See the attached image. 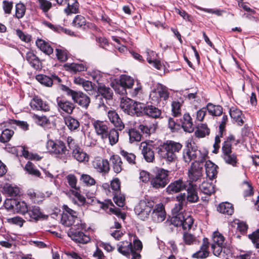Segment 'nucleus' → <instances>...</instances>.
<instances>
[{
    "label": "nucleus",
    "instance_id": "1",
    "mask_svg": "<svg viewBox=\"0 0 259 259\" xmlns=\"http://www.w3.org/2000/svg\"><path fill=\"white\" fill-rule=\"evenodd\" d=\"M182 148V145L171 140H167L157 147V153L159 157L168 163L175 162L178 159V153Z\"/></svg>",
    "mask_w": 259,
    "mask_h": 259
},
{
    "label": "nucleus",
    "instance_id": "2",
    "mask_svg": "<svg viewBox=\"0 0 259 259\" xmlns=\"http://www.w3.org/2000/svg\"><path fill=\"white\" fill-rule=\"evenodd\" d=\"M62 208L63 211L61 222L63 225L66 227L71 226V228L85 229V224L83 223L77 217L78 213L76 211L69 208L67 205H64Z\"/></svg>",
    "mask_w": 259,
    "mask_h": 259
},
{
    "label": "nucleus",
    "instance_id": "3",
    "mask_svg": "<svg viewBox=\"0 0 259 259\" xmlns=\"http://www.w3.org/2000/svg\"><path fill=\"white\" fill-rule=\"evenodd\" d=\"M206 156L205 153H202L196 146L192 145L191 143L188 144L183 150L182 158L187 163L193 160L194 162H203Z\"/></svg>",
    "mask_w": 259,
    "mask_h": 259
},
{
    "label": "nucleus",
    "instance_id": "4",
    "mask_svg": "<svg viewBox=\"0 0 259 259\" xmlns=\"http://www.w3.org/2000/svg\"><path fill=\"white\" fill-rule=\"evenodd\" d=\"M169 171L162 168H156L154 175L150 180L153 188L159 189L164 188L169 182L168 178Z\"/></svg>",
    "mask_w": 259,
    "mask_h": 259
},
{
    "label": "nucleus",
    "instance_id": "5",
    "mask_svg": "<svg viewBox=\"0 0 259 259\" xmlns=\"http://www.w3.org/2000/svg\"><path fill=\"white\" fill-rule=\"evenodd\" d=\"M48 150L57 158L64 159L68 154L65 144L61 140H49L47 143Z\"/></svg>",
    "mask_w": 259,
    "mask_h": 259
},
{
    "label": "nucleus",
    "instance_id": "6",
    "mask_svg": "<svg viewBox=\"0 0 259 259\" xmlns=\"http://www.w3.org/2000/svg\"><path fill=\"white\" fill-rule=\"evenodd\" d=\"M66 141L68 147L72 151V156L75 159L79 162L89 161V155L78 146L71 137H68Z\"/></svg>",
    "mask_w": 259,
    "mask_h": 259
},
{
    "label": "nucleus",
    "instance_id": "7",
    "mask_svg": "<svg viewBox=\"0 0 259 259\" xmlns=\"http://www.w3.org/2000/svg\"><path fill=\"white\" fill-rule=\"evenodd\" d=\"M153 206V201L141 200L136 206L134 210L140 219L145 221L149 218Z\"/></svg>",
    "mask_w": 259,
    "mask_h": 259
},
{
    "label": "nucleus",
    "instance_id": "8",
    "mask_svg": "<svg viewBox=\"0 0 259 259\" xmlns=\"http://www.w3.org/2000/svg\"><path fill=\"white\" fill-rule=\"evenodd\" d=\"M65 88L67 95L72 97L74 102L85 109L88 108L91 102V100L89 96L81 92H76L66 87Z\"/></svg>",
    "mask_w": 259,
    "mask_h": 259
},
{
    "label": "nucleus",
    "instance_id": "9",
    "mask_svg": "<svg viewBox=\"0 0 259 259\" xmlns=\"http://www.w3.org/2000/svg\"><path fill=\"white\" fill-rule=\"evenodd\" d=\"M97 95L96 96V99L100 100L99 103V107L105 106L102 98L106 100H111L113 99V91L109 87L106 86L103 83H98L97 87Z\"/></svg>",
    "mask_w": 259,
    "mask_h": 259
},
{
    "label": "nucleus",
    "instance_id": "10",
    "mask_svg": "<svg viewBox=\"0 0 259 259\" xmlns=\"http://www.w3.org/2000/svg\"><path fill=\"white\" fill-rule=\"evenodd\" d=\"M203 162H192L190 168L188 170V177L189 180L188 182L193 183L200 179L202 176Z\"/></svg>",
    "mask_w": 259,
    "mask_h": 259
},
{
    "label": "nucleus",
    "instance_id": "11",
    "mask_svg": "<svg viewBox=\"0 0 259 259\" xmlns=\"http://www.w3.org/2000/svg\"><path fill=\"white\" fill-rule=\"evenodd\" d=\"M149 97L153 101L159 102L161 99L166 100L169 97V93L166 87L159 84L151 91Z\"/></svg>",
    "mask_w": 259,
    "mask_h": 259
},
{
    "label": "nucleus",
    "instance_id": "12",
    "mask_svg": "<svg viewBox=\"0 0 259 259\" xmlns=\"http://www.w3.org/2000/svg\"><path fill=\"white\" fill-rule=\"evenodd\" d=\"M25 216L29 221L35 222L47 218V216L41 211L40 207L36 205L29 206Z\"/></svg>",
    "mask_w": 259,
    "mask_h": 259
},
{
    "label": "nucleus",
    "instance_id": "13",
    "mask_svg": "<svg viewBox=\"0 0 259 259\" xmlns=\"http://www.w3.org/2000/svg\"><path fill=\"white\" fill-rule=\"evenodd\" d=\"M150 217L151 220L155 223L163 221L166 217L164 207L161 203H159L153 207Z\"/></svg>",
    "mask_w": 259,
    "mask_h": 259
},
{
    "label": "nucleus",
    "instance_id": "14",
    "mask_svg": "<svg viewBox=\"0 0 259 259\" xmlns=\"http://www.w3.org/2000/svg\"><path fill=\"white\" fill-rule=\"evenodd\" d=\"M79 229L75 228H70L67 232L68 236L76 242L82 244L87 243L90 240V237L82 232L77 231Z\"/></svg>",
    "mask_w": 259,
    "mask_h": 259
},
{
    "label": "nucleus",
    "instance_id": "15",
    "mask_svg": "<svg viewBox=\"0 0 259 259\" xmlns=\"http://www.w3.org/2000/svg\"><path fill=\"white\" fill-rule=\"evenodd\" d=\"M96 134L103 140L107 139V133L109 130V123L104 121L95 120L92 123Z\"/></svg>",
    "mask_w": 259,
    "mask_h": 259
},
{
    "label": "nucleus",
    "instance_id": "16",
    "mask_svg": "<svg viewBox=\"0 0 259 259\" xmlns=\"http://www.w3.org/2000/svg\"><path fill=\"white\" fill-rule=\"evenodd\" d=\"M35 78L41 84L48 87H51L54 83H59L62 81L61 78L55 74H51V76L38 74L36 76Z\"/></svg>",
    "mask_w": 259,
    "mask_h": 259
},
{
    "label": "nucleus",
    "instance_id": "17",
    "mask_svg": "<svg viewBox=\"0 0 259 259\" xmlns=\"http://www.w3.org/2000/svg\"><path fill=\"white\" fill-rule=\"evenodd\" d=\"M92 164L97 171L103 174L108 173L110 170L109 163L108 160L99 157L94 158Z\"/></svg>",
    "mask_w": 259,
    "mask_h": 259
},
{
    "label": "nucleus",
    "instance_id": "18",
    "mask_svg": "<svg viewBox=\"0 0 259 259\" xmlns=\"http://www.w3.org/2000/svg\"><path fill=\"white\" fill-rule=\"evenodd\" d=\"M223 156L224 160L228 164L235 166L237 162V155L232 152L230 145L225 144L222 146Z\"/></svg>",
    "mask_w": 259,
    "mask_h": 259
},
{
    "label": "nucleus",
    "instance_id": "19",
    "mask_svg": "<svg viewBox=\"0 0 259 259\" xmlns=\"http://www.w3.org/2000/svg\"><path fill=\"white\" fill-rule=\"evenodd\" d=\"M140 148L145 160L147 162H153L155 156L152 145L146 142H142L140 144Z\"/></svg>",
    "mask_w": 259,
    "mask_h": 259
},
{
    "label": "nucleus",
    "instance_id": "20",
    "mask_svg": "<svg viewBox=\"0 0 259 259\" xmlns=\"http://www.w3.org/2000/svg\"><path fill=\"white\" fill-rule=\"evenodd\" d=\"M72 25L74 27L79 28L83 30L87 29L97 28L96 26L92 23L87 22L85 18L81 15H77L75 16L72 22Z\"/></svg>",
    "mask_w": 259,
    "mask_h": 259
},
{
    "label": "nucleus",
    "instance_id": "21",
    "mask_svg": "<svg viewBox=\"0 0 259 259\" xmlns=\"http://www.w3.org/2000/svg\"><path fill=\"white\" fill-rule=\"evenodd\" d=\"M187 185L181 179L171 183L166 188V192L168 194L178 193L186 189Z\"/></svg>",
    "mask_w": 259,
    "mask_h": 259
},
{
    "label": "nucleus",
    "instance_id": "22",
    "mask_svg": "<svg viewBox=\"0 0 259 259\" xmlns=\"http://www.w3.org/2000/svg\"><path fill=\"white\" fill-rule=\"evenodd\" d=\"M30 105L33 110L48 111L50 109L49 104L46 101H42L38 97H34Z\"/></svg>",
    "mask_w": 259,
    "mask_h": 259
},
{
    "label": "nucleus",
    "instance_id": "23",
    "mask_svg": "<svg viewBox=\"0 0 259 259\" xmlns=\"http://www.w3.org/2000/svg\"><path fill=\"white\" fill-rule=\"evenodd\" d=\"M187 192V200L192 203L196 202L198 201L199 197L197 192L196 185L189 182L186 187Z\"/></svg>",
    "mask_w": 259,
    "mask_h": 259
},
{
    "label": "nucleus",
    "instance_id": "24",
    "mask_svg": "<svg viewBox=\"0 0 259 259\" xmlns=\"http://www.w3.org/2000/svg\"><path fill=\"white\" fill-rule=\"evenodd\" d=\"M134 104L135 101L133 100L128 98H122L121 99L120 107L125 113L133 115L134 112Z\"/></svg>",
    "mask_w": 259,
    "mask_h": 259
},
{
    "label": "nucleus",
    "instance_id": "25",
    "mask_svg": "<svg viewBox=\"0 0 259 259\" xmlns=\"http://www.w3.org/2000/svg\"><path fill=\"white\" fill-rule=\"evenodd\" d=\"M108 117L110 122L117 128L118 130L122 131L124 128V123L115 111H109Z\"/></svg>",
    "mask_w": 259,
    "mask_h": 259
},
{
    "label": "nucleus",
    "instance_id": "26",
    "mask_svg": "<svg viewBox=\"0 0 259 259\" xmlns=\"http://www.w3.org/2000/svg\"><path fill=\"white\" fill-rule=\"evenodd\" d=\"M181 125L183 130L188 133L193 132L194 127L192 119L189 113L184 114L183 118L181 119Z\"/></svg>",
    "mask_w": 259,
    "mask_h": 259
},
{
    "label": "nucleus",
    "instance_id": "27",
    "mask_svg": "<svg viewBox=\"0 0 259 259\" xmlns=\"http://www.w3.org/2000/svg\"><path fill=\"white\" fill-rule=\"evenodd\" d=\"M205 167L207 177L210 180L215 178L218 174V166L210 160H208L205 162Z\"/></svg>",
    "mask_w": 259,
    "mask_h": 259
},
{
    "label": "nucleus",
    "instance_id": "28",
    "mask_svg": "<svg viewBox=\"0 0 259 259\" xmlns=\"http://www.w3.org/2000/svg\"><path fill=\"white\" fill-rule=\"evenodd\" d=\"M58 108L68 114H71L75 108L72 102L64 100H57Z\"/></svg>",
    "mask_w": 259,
    "mask_h": 259
},
{
    "label": "nucleus",
    "instance_id": "29",
    "mask_svg": "<svg viewBox=\"0 0 259 259\" xmlns=\"http://www.w3.org/2000/svg\"><path fill=\"white\" fill-rule=\"evenodd\" d=\"M110 160L114 171L116 174L120 173L122 170V162L120 157L118 155H113Z\"/></svg>",
    "mask_w": 259,
    "mask_h": 259
},
{
    "label": "nucleus",
    "instance_id": "30",
    "mask_svg": "<svg viewBox=\"0 0 259 259\" xmlns=\"http://www.w3.org/2000/svg\"><path fill=\"white\" fill-rule=\"evenodd\" d=\"M26 59L35 69L41 68V62L39 58L32 52H29L26 54Z\"/></svg>",
    "mask_w": 259,
    "mask_h": 259
},
{
    "label": "nucleus",
    "instance_id": "31",
    "mask_svg": "<svg viewBox=\"0 0 259 259\" xmlns=\"http://www.w3.org/2000/svg\"><path fill=\"white\" fill-rule=\"evenodd\" d=\"M229 112L231 117L237 122L239 125L241 126L243 124L244 120L242 119L243 114L240 110L234 107H232L230 108Z\"/></svg>",
    "mask_w": 259,
    "mask_h": 259
},
{
    "label": "nucleus",
    "instance_id": "32",
    "mask_svg": "<svg viewBox=\"0 0 259 259\" xmlns=\"http://www.w3.org/2000/svg\"><path fill=\"white\" fill-rule=\"evenodd\" d=\"M145 110V115L146 116L155 119L159 118L161 117V110L153 105H147Z\"/></svg>",
    "mask_w": 259,
    "mask_h": 259
},
{
    "label": "nucleus",
    "instance_id": "33",
    "mask_svg": "<svg viewBox=\"0 0 259 259\" xmlns=\"http://www.w3.org/2000/svg\"><path fill=\"white\" fill-rule=\"evenodd\" d=\"M64 66L66 70L74 73L77 72L85 71L87 69L85 65L81 63H66Z\"/></svg>",
    "mask_w": 259,
    "mask_h": 259
},
{
    "label": "nucleus",
    "instance_id": "34",
    "mask_svg": "<svg viewBox=\"0 0 259 259\" xmlns=\"http://www.w3.org/2000/svg\"><path fill=\"white\" fill-rule=\"evenodd\" d=\"M36 45L42 52L48 55H50L53 53V49L50 45L41 39H37L36 41Z\"/></svg>",
    "mask_w": 259,
    "mask_h": 259
},
{
    "label": "nucleus",
    "instance_id": "35",
    "mask_svg": "<svg viewBox=\"0 0 259 259\" xmlns=\"http://www.w3.org/2000/svg\"><path fill=\"white\" fill-rule=\"evenodd\" d=\"M199 189L201 192L208 196L215 192L214 185L212 182H203L199 186Z\"/></svg>",
    "mask_w": 259,
    "mask_h": 259
},
{
    "label": "nucleus",
    "instance_id": "36",
    "mask_svg": "<svg viewBox=\"0 0 259 259\" xmlns=\"http://www.w3.org/2000/svg\"><path fill=\"white\" fill-rule=\"evenodd\" d=\"M217 210L222 213L232 215L234 212V207L231 203L223 202L219 205Z\"/></svg>",
    "mask_w": 259,
    "mask_h": 259
},
{
    "label": "nucleus",
    "instance_id": "37",
    "mask_svg": "<svg viewBox=\"0 0 259 259\" xmlns=\"http://www.w3.org/2000/svg\"><path fill=\"white\" fill-rule=\"evenodd\" d=\"M157 127V123H153L152 124L148 126L143 124H140L138 126V129L140 130L141 132L146 136V137L149 136L151 134L154 133Z\"/></svg>",
    "mask_w": 259,
    "mask_h": 259
},
{
    "label": "nucleus",
    "instance_id": "38",
    "mask_svg": "<svg viewBox=\"0 0 259 259\" xmlns=\"http://www.w3.org/2000/svg\"><path fill=\"white\" fill-rule=\"evenodd\" d=\"M64 121L65 124L71 131H75L79 127L80 123L78 120L70 116L65 117Z\"/></svg>",
    "mask_w": 259,
    "mask_h": 259
},
{
    "label": "nucleus",
    "instance_id": "39",
    "mask_svg": "<svg viewBox=\"0 0 259 259\" xmlns=\"http://www.w3.org/2000/svg\"><path fill=\"white\" fill-rule=\"evenodd\" d=\"M206 109L208 113L213 116H220L223 113V108L220 105H215L211 103L207 104Z\"/></svg>",
    "mask_w": 259,
    "mask_h": 259
},
{
    "label": "nucleus",
    "instance_id": "40",
    "mask_svg": "<svg viewBox=\"0 0 259 259\" xmlns=\"http://www.w3.org/2000/svg\"><path fill=\"white\" fill-rule=\"evenodd\" d=\"M107 138L111 145L113 146L117 143L119 139V133L117 130L114 128L109 130L107 133Z\"/></svg>",
    "mask_w": 259,
    "mask_h": 259
},
{
    "label": "nucleus",
    "instance_id": "41",
    "mask_svg": "<svg viewBox=\"0 0 259 259\" xmlns=\"http://www.w3.org/2000/svg\"><path fill=\"white\" fill-rule=\"evenodd\" d=\"M28 207L26 203L24 201H18L16 200L14 210L18 213L25 215L28 211Z\"/></svg>",
    "mask_w": 259,
    "mask_h": 259
},
{
    "label": "nucleus",
    "instance_id": "42",
    "mask_svg": "<svg viewBox=\"0 0 259 259\" xmlns=\"http://www.w3.org/2000/svg\"><path fill=\"white\" fill-rule=\"evenodd\" d=\"M118 251L125 256L129 255L131 251H132V243L122 242L118 247Z\"/></svg>",
    "mask_w": 259,
    "mask_h": 259
},
{
    "label": "nucleus",
    "instance_id": "43",
    "mask_svg": "<svg viewBox=\"0 0 259 259\" xmlns=\"http://www.w3.org/2000/svg\"><path fill=\"white\" fill-rule=\"evenodd\" d=\"M78 7L79 4L75 0H71V2L68 3V7L64 11L67 15L71 13L76 14L78 12Z\"/></svg>",
    "mask_w": 259,
    "mask_h": 259
},
{
    "label": "nucleus",
    "instance_id": "44",
    "mask_svg": "<svg viewBox=\"0 0 259 259\" xmlns=\"http://www.w3.org/2000/svg\"><path fill=\"white\" fill-rule=\"evenodd\" d=\"M129 140L131 143L135 142H140L141 140L142 135L135 128H131L128 131Z\"/></svg>",
    "mask_w": 259,
    "mask_h": 259
},
{
    "label": "nucleus",
    "instance_id": "45",
    "mask_svg": "<svg viewBox=\"0 0 259 259\" xmlns=\"http://www.w3.org/2000/svg\"><path fill=\"white\" fill-rule=\"evenodd\" d=\"M120 84L124 88H131L134 84V79L126 75H122L120 79Z\"/></svg>",
    "mask_w": 259,
    "mask_h": 259
},
{
    "label": "nucleus",
    "instance_id": "46",
    "mask_svg": "<svg viewBox=\"0 0 259 259\" xmlns=\"http://www.w3.org/2000/svg\"><path fill=\"white\" fill-rule=\"evenodd\" d=\"M32 118L38 125L42 126L47 127L50 124L49 119L45 116H39L34 114Z\"/></svg>",
    "mask_w": 259,
    "mask_h": 259
},
{
    "label": "nucleus",
    "instance_id": "47",
    "mask_svg": "<svg viewBox=\"0 0 259 259\" xmlns=\"http://www.w3.org/2000/svg\"><path fill=\"white\" fill-rule=\"evenodd\" d=\"M147 106V105L143 103L135 102L134 106V112H133V115L136 114L137 116L145 115Z\"/></svg>",
    "mask_w": 259,
    "mask_h": 259
},
{
    "label": "nucleus",
    "instance_id": "48",
    "mask_svg": "<svg viewBox=\"0 0 259 259\" xmlns=\"http://www.w3.org/2000/svg\"><path fill=\"white\" fill-rule=\"evenodd\" d=\"M183 219H184V214L179 213L175 216L171 217L169 220L167 221V222L175 227H181L182 224Z\"/></svg>",
    "mask_w": 259,
    "mask_h": 259
},
{
    "label": "nucleus",
    "instance_id": "49",
    "mask_svg": "<svg viewBox=\"0 0 259 259\" xmlns=\"http://www.w3.org/2000/svg\"><path fill=\"white\" fill-rule=\"evenodd\" d=\"M209 133L210 130L208 128L207 125L205 124H201L195 131V135L196 137L198 138H203L206 135H208Z\"/></svg>",
    "mask_w": 259,
    "mask_h": 259
},
{
    "label": "nucleus",
    "instance_id": "50",
    "mask_svg": "<svg viewBox=\"0 0 259 259\" xmlns=\"http://www.w3.org/2000/svg\"><path fill=\"white\" fill-rule=\"evenodd\" d=\"M67 182L69 186L75 190H79L80 187L77 186V178L72 174H70L66 177Z\"/></svg>",
    "mask_w": 259,
    "mask_h": 259
},
{
    "label": "nucleus",
    "instance_id": "51",
    "mask_svg": "<svg viewBox=\"0 0 259 259\" xmlns=\"http://www.w3.org/2000/svg\"><path fill=\"white\" fill-rule=\"evenodd\" d=\"M38 8L44 13H47L52 7V3L48 0H37Z\"/></svg>",
    "mask_w": 259,
    "mask_h": 259
},
{
    "label": "nucleus",
    "instance_id": "52",
    "mask_svg": "<svg viewBox=\"0 0 259 259\" xmlns=\"http://www.w3.org/2000/svg\"><path fill=\"white\" fill-rule=\"evenodd\" d=\"M26 12V7L21 3H18L15 6V16L18 19H21L24 17Z\"/></svg>",
    "mask_w": 259,
    "mask_h": 259
},
{
    "label": "nucleus",
    "instance_id": "53",
    "mask_svg": "<svg viewBox=\"0 0 259 259\" xmlns=\"http://www.w3.org/2000/svg\"><path fill=\"white\" fill-rule=\"evenodd\" d=\"M120 155L125 159L129 164H136V155L132 153H129L124 150H121L120 152Z\"/></svg>",
    "mask_w": 259,
    "mask_h": 259
},
{
    "label": "nucleus",
    "instance_id": "54",
    "mask_svg": "<svg viewBox=\"0 0 259 259\" xmlns=\"http://www.w3.org/2000/svg\"><path fill=\"white\" fill-rule=\"evenodd\" d=\"M193 224V219L190 215H184V219L182 220V224L181 227H182L184 231L190 230Z\"/></svg>",
    "mask_w": 259,
    "mask_h": 259
},
{
    "label": "nucleus",
    "instance_id": "55",
    "mask_svg": "<svg viewBox=\"0 0 259 259\" xmlns=\"http://www.w3.org/2000/svg\"><path fill=\"white\" fill-rule=\"evenodd\" d=\"M25 170L29 174L36 176L39 177L40 175V172L37 169L34 165L31 162L28 161L25 166L24 167Z\"/></svg>",
    "mask_w": 259,
    "mask_h": 259
},
{
    "label": "nucleus",
    "instance_id": "56",
    "mask_svg": "<svg viewBox=\"0 0 259 259\" xmlns=\"http://www.w3.org/2000/svg\"><path fill=\"white\" fill-rule=\"evenodd\" d=\"M80 180L82 182L83 184L88 186H92L95 185L96 180L92 177L90 175L88 174H82L80 176Z\"/></svg>",
    "mask_w": 259,
    "mask_h": 259
},
{
    "label": "nucleus",
    "instance_id": "57",
    "mask_svg": "<svg viewBox=\"0 0 259 259\" xmlns=\"http://www.w3.org/2000/svg\"><path fill=\"white\" fill-rule=\"evenodd\" d=\"M14 134V131L9 129H6L3 131L0 136V142L2 143H7L9 142Z\"/></svg>",
    "mask_w": 259,
    "mask_h": 259
},
{
    "label": "nucleus",
    "instance_id": "58",
    "mask_svg": "<svg viewBox=\"0 0 259 259\" xmlns=\"http://www.w3.org/2000/svg\"><path fill=\"white\" fill-rule=\"evenodd\" d=\"M4 190L5 192L11 197H16L18 196L20 193L18 187L12 185H6L4 187Z\"/></svg>",
    "mask_w": 259,
    "mask_h": 259
},
{
    "label": "nucleus",
    "instance_id": "59",
    "mask_svg": "<svg viewBox=\"0 0 259 259\" xmlns=\"http://www.w3.org/2000/svg\"><path fill=\"white\" fill-rule=\"evenodd\" d=\"M183 240L185 244L190 245L196 241V237L193 234L184 231L183 234Z\"/></svg>",
    "mask_w": 259,
    "mask_h": 259
},
{
    "label": "nucleus",
    "instance_id": "60",
    "mask_svg": "<svg viewBox=\"0 0 259 259\" xmlns=\"http://www.w3.org/2000/svg\"><path fill=\"white\" fill-rule=\"evenodd\" d=\"M212 241L213 244L223 245L225 241V238L220 232L215 231L213 233Z\"/></svg>",
    "mask_w": 259,
    "mask_h": 259
},
{
    "label": "nucleus",
    "instance_id": "61",
    "mask_svg": "<svg viewBox=\"0 0 259 259\" xmlns=\"http://www.w3.org/2000/svg\"><path fill=\"white\" fill-rule=\"evenodd\" d=\"M113 200L119 207H122L124 204V196L121 194L120 191L114 193Z\"/></svg>",
    "mask_w": 259,
    "mask_h": 259
},
{
    "label": "nucleus",
    "instance_id": "62",
    "mask_svg": "<svg viewBox=\"0 0 259 259\" xmlns=\"http://www.w3.org/2000/svg\"><path fill=\"white\" fill-rule=\"evenodd\" d=\"M172 115L175 117L179 116L181 114L182 104L178 101H174L171 104Z\"/></svg>",
    "mask_w": 259,
    "mask_h": 259
},
{
    "label": "nucleus",
    "instance_id": "63",
    "mask_svg": "<svg viewBox=\"0 0 259 259\" xmlns=\"http://www.w3.org/2000/svg\"><path fill=\"white\" fill-rule=\"evenodd\" d=\"M242 188L244 189L243 195L244 197H248L253 195V188L251 184L248 182H243L242 183Z\"/></svg>",
    "mask_w": 259,
    "mask_h": 259
},
{
    "label": "nucleus",
    "instance_id": "64",
    "mask_svg": "<svg viewBox=\"0 0 259 259\" xmlns=\"http://www.w3.org/2000/svg\"><path fill=\"white\" fill-rule=\"evenodd\" d=\"M249 238L251 240L256 248H259V228L251 234L248 235Z\"/></svg>",
    "mask_w": 259,
    "mask_h": 259
}]
</instances>
